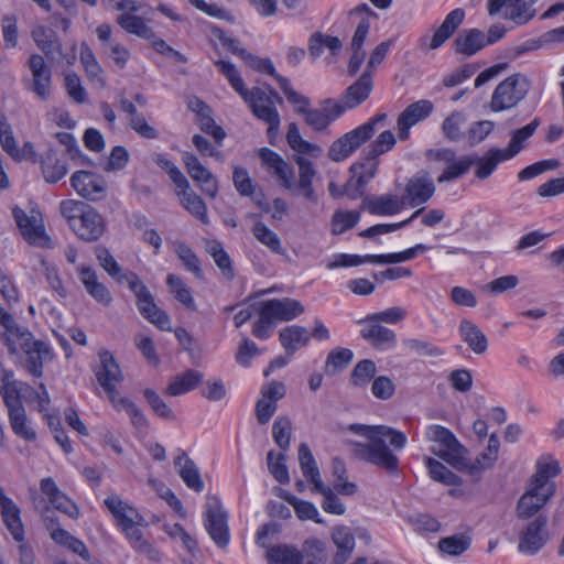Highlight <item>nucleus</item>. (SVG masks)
Instances as JSON below:
<instances>
[{
    "instance_id": "obj_1",
    "label": "nucleus",
    "mask_w": 564,
    "mask_h": 564,
    "mask_svg": "<svg viewBox=\"0 0 564 564\" xmlns=\"http://www.w3.org/2000/svg\"><path fill=\"white\" fill-rule=\"evenodd\" d=\"M349 431L364 436L367 442L355 443V455L389 474H394L399 469V458L387 446L386 441L389 440L390 445L394 449H403L406 445V436L404 433L387 425H364L351 424Z\"/></svg>"
},
{
    "instance_id": "obj_2",
    "label": "nucleus",
    "mask_w": 564,
    "mask_h": 564,
    "mask_svg": "<svg viewBox=\"0 0 564 564\" xmlns=\"http://www.w3.org/2000/svg\"><path fill=\"white\" fill-rule=\"evenodd\" d=\"M59 213L67 220L73 232L83 241L95 242L105 234L106 223L104 217L84 202L62 200Z\"/></svg>"
},
{
    "instance_id": "obj_3",
    "label": "nucleus",
    "mask_w": 564,
    "mask_h": 564,
    "mask_svg": "<svg viewBox=\"0 0 564 564\" xmlns=\"http://www.w3.org/2000/svg\"><path fill=\"white\" fill-rule=\"evenodd\" d=\"M294 161L299 166V181H294V172L292 166L284 160L274 170V174L282 182V185L294 193L302 195L304 198L316 203L317 198L313 187V180L316 176V170L313 163L301 155H295Z\"/></svg>"
},
{
    "instance_id": "obj_4",
    "label": "nucleus",
    "mask_w": 564,
    "mask_h": 564,
    "mask_svg": "<svg viewBox=\"0 0 564 564\" xmlns=\"http://www.w3.org/2000/svg\"><path fill=\"white\" fill-rule=\"evenodd\" d=\"M387 119L388 116L386 113H378L366 123L335 140L328 149L327 155L329 160L333 162H341L349 158L373 135L376 127L378 124H384Z\"/></svg>"
},
{
    "instance_id": "obj_5",
    "label": "nucleus",
    "mask_w": 564,
    "mask_h": 564,
    "mask_svg": "<svg viewBox=\"0 0 564 564\" xmlns=\"http://www.w3.org/2000/svg\"><path fill=\"white\" fill-rule=\"evenodd\" d=\"M241 98L249 105L252 113L259 119L269 124L268 134L275 135L280 128V116L275 108V101L282 104L281 96L276 90L270 88L269 93L259 87H253L247 90L246 95Z\"/></svg>"
},
{
    "instance_id": "obj_6",
    "label": "nucleus",
    "mask_w": 564,
    "mask_h": 564,
    "mask_svg": "<svg viewBox=\"0 0 564 564\" xmlns=\"http://www.w3.org/2000/svg\"><path fill=\"white\" fill-rule=\"evenodd\" d=\"M12 216L23 239L31 246L43 249L54 247L52 238L47 235L44 219L40 210L32 208L30 212L19 206L12 208Z\"/></svg>"
},
{
    "instance_id": "obj_7",
    "label": "nucleus",
    "mask_w": 564,
    "mask_h": 564,
    "mask_svg": "<svg viewBox=\"0 0 564 564\" xmlns=\"http://www.w3.org/2000/svg\"><path fill=\"white\" fill-rule=\"evenodd\" d=\"M126 282L137 297V306L140 314L161 330H171V319L154 302L149 289L134 272H127Z\"/></svg>"
},
{
    "instance_id": "obj_8",
    "label": "nucleus",
    "mask_w": 564,
    "mask_h": 564,
    "mask_svg": "<svg viewBox=\"0 0 564 564\" xmlns=\"http://www.w3.org/2000/svg\"><path fill=\"white\" fill-rule=\"evenodd\" d=\"M531 87V82L528 76L517 73L505 80H502L494 90L489 104L494 112L516 107L522 99L525 98Z\"/></svg>"
},
{
    "instance_id": "obj_9",
    "label": "nucleus",
    "mask_w": 564,
    "mask_h": 564,
    "mask_svg": "<svg viewBox=\"0 0 564 564\" xmlns=\"http://www.w3.org/2000/svg\"><path fill=\"white\" fill-rule=\"evenodd\" d=\"M30 76L22 78L25 90L32 93L39 100L47 101L53 94L52 69L44 56L32 54L28 59Z\"/></svg>"
},
{
    "instance_id": "obj_10",
    "label": "nucleus",
    "mask_w": 564,
    "mask_h": 564,
    "mask_svg": "<svg viewBox=\"0 0 564 564\" xmlns=\"http://www.w3.org/2000/svg\"><path fill=\"white\" fill-rule=\"evenodd\" d=\"M425 436L427 441L437 443L442 447L440 451L433 452L435 455L453 467L460 468L466 449L452 431L444 426L433 424L426 429Z\"/></svg>"
},
{
    "instance_id": "obj_11",
    "label": "nucleus",
    "mask_w": 564,
    "mask_h": 564,
    "mask_svg": "<svg viewBox=\"0 0 564 564\" xmlns=\"http://www.w3.org/2000/svg\"><path fill=\"white\" fill-rule=\"evenodd\" d=\"M524 523L518 533V550L523 554L538 553L550 540L546 516H536L533 519L523 520Z\"/></svg>"
},
{
    "instance_id": "obj_12",
    "label": "nucleus",
    "mask_w": 564,
    "mask_h": 564,
    "mask_svg": "<svg viewBox=\"0 0 564 564\" xmlns=\"http://www.w3.org/2000/svg\"><path fill=\"white\" fill-rule=\"evenodd\" d=\"M24 390H32V387L26 383V387L15 388V391H9L1 394L4 404L9 411V420L12 431L21 438L33 442L36 438L35 431L28 424V417L22 405L21 398Z\"/></svg>"
},
{
    "instance_id": "obj_13",
    "label": "nucleus",
    "mask_w": 564,
    "mask_h": 564,
    "mask_svg": "<svg viewBox=\"0 0 564 564\" xmlns=\"http://www.w3.org/2000/svg\"><path fill=\"white\" fill-rule=\"evenodd\" d=\"M205 528L217 546L225 549L229 544L230 533L228 514L216 497H209L205 506Z\"/></svg>"
},
{
    "instance_id": "obj_14",
    "label": "nucleus",
    "mask_w": 564,
    "mask_h": 564,
    "mask_svg": "<svg viewBox=\"0 0 564 564\" xmlns=\"http://www.w3.org/2000/svg\"><path fill=\"white\" fill-rule=\"evenodd\" d=\"M554 494L547 485L539 487L529 482L527 490L517 502V518L519 520H529L536 516H542L540 511L547 505Z\"/></svg>"
},
{
    "instance_id": "obj_15",
    "label": "nucleus",
    "mask_w": 564,
    "mask_h": 564,
    "mask_svg": "<svg viewBox=\"0 0 564 564\" xmlns=\"http://www.w3.org/2000/svg\"><path fill=\"white\" fill-rule=\"evenodd\" d=\"M113 9L118 11H127L120 14L116 22L127 33L134 34L143 40H151L154 37V31L149 26L145 21L133 12L139 11L140 4L133 0H110Z\"/></svg>"
},
{
    "instance_id": "obj_16",
    "label": "nucleus",
    "mask_w": 564,
    "mask_h": 564,
    "mask_svg": "<svg viewBox=\"0 0 564 564\" xmlns=\"http://www.w3.org/2000/svg\"><path fill=\"white\" fill-rule=\"evenodd\" d=\"M99 361L100 366L95 370L97 381L106 391L109 401L113 403L122 398L116 386L122 382L123 373L115 357L108 350L99 352Z\"/></svg>"
},
{
    "instance_id": "obj_17",
    "label": "nucleus",
    "mask_w": 564,
    "mask_h": 564,
    "mask_svg": "<svg viewBox=\"0 0 564 564\" xmlns=\"http://www.w3.org/2000/svg\"><path fill=\"white\" fill-rule=\"evenodd\" d=\"M464 19L465 11L463 9L458 8L451 11L432 36L425 34L419 39V47L422 51H434L440 48L462 25Z\"/></svg>"
},
{
    "instance_id": "obj_18",
    "label": "nucleus",
    "mask_w": 564,
    "mask_h": 564,
    "mask_svg": "<svg viewBox=\"0 0 564 564\" xmlns=\"http://www.w3.org/2000/svg\"><path fill=\"white\" fill-rule=\"evenodd\" d=\"M379 161L367 153L365 159L351 165L352 177L345 185V193L351 199L358 198L362 194L365 185L376 176Z\"/></svg>"
},
{
    "instance_id": "obj_19",
    "label": "nucleus",
    "mask_w": 564,
    "mask_h": 564,
    "mask_svg": "<svg viewBox=\"0 0 564 564\" xmlns=\"http://www.w3.org/2000/svg\"><path fill=\"white\" fill-rule=\"evenodd\" d=\"M345 112L340 101L327 98L321 102V108H310L304 115L305 123L316 132L325 131Z\"/></svg>"
},
{
    "instance_id": "obj_20",
    "label": "nucleus",
    "mask_w": 564,
    "mask_h": 564,
    "mask_svg": "<svg viewBox=\"0 0 564 564\" xmlns=\"http://www.w3.org/2000/svg\"><path fill=\"white\" fill-rule=\"evenodd\" d=\"M536 0H488V13L496 15L503 10V18L513 21L518 25H522L530 21L535 11L531 6Z\"/></svg>"
},
{
    "instance_id": "obj_21",
    "label": "nucleus",
    "mask_w": 564,
    "mask_h": 564,
    "mask_svg": "<svg viewBox=\"0 0 564 564\" xmlns=\"http://www.w3.org/2000/svg\"><path fill=\"white\" fill-rule=\"evenodd\" d=\"M361 325L360 336L376 349H390L397 343L395 333L381 325L371 314L358 322Z\"/></svg>"
},
{
    "instance_id": "obj_22",
    "label": "nucleus",
    "mask_w": 564,
    "mask_h": 564,
    "mask_svg": "<svg viewBox=\"0 0 564 564\" xmlns=\"http://www.w3.org/2000/svg\"><path fill=\"white\" fill-rule=\"evenodd\" d=\"M182 160L187 173L200 187L202 192L209 198H215L219 191L218 181L215 175L193 153L185 152Z\"/></svg>"
},
{
    "instance_id": "obj_23",
    "label": "nucleus",
    "mask_w": 564,
    "mask_h": 564,
    "mask_svg": "<svg viewBox=\"0 0 564 564\" xmlns=\"http://www.w3.org/2000/svg\"><path fill=\"white\" fill-rule=\"evenodd\" d=\"M70 184L79 196L89 200L101 199L106 191L105 180L88 171L75 172L70 177Z\"/></svg>"
},
{
    "instance_id": "obj_24",
    "label": "nucleus",
    "mask_w": 564,
    "mask_h": 564,
    "mask_svg": "<svg viewBox=\"0 0 564 564\" xmlns=\"http://www.w3.org/2000/svg\"><path fill=\"white\" fill-rule=\"evenodd\" d=\"M433 104L422 99L408 106L398 117V132L400 140H406L410 135V128L427 118L433 111Z\"/></svg>"
},
{
    "instance_id": "obj_25",
    "label": "nucleus",
    "mask_w": 564,
    "mask_h": 564,
    "mask_svg": "<svg viewBox=\"0 0 564 564\" xmlns=\"http://www.w3.org/2000/svg\"><path fill=\"white\" fill-rule=\"evenodd\" d=\"M0 513L3 524L15 542L24 539V525L21 520V510L18 505L9 498L0 485Z\"/></svg>"
},
{
    "instance_id": "obj_26",
    "label": "nucleus",
    "mask_w": 564,
    "mask_h": 564,
    "mask_svg": "<svg viewBox=\"0 0 564 564\" xmlns=\"http://www.w3.org/2000/svg\"><path fill=\"white\" fill-rule=\"evenodd\" d=\"M43 519L45 528L48 531L51 539L55 543L68 547L74 553L78 554L85 560L89 558V552L84 542L73 536L66 530L62 529L59 527L57 518H54L53 516L50 514V512H47Z\"/></svg>"
},
{
    "instance_id": "obj_27",
    "label": "nucleus",
    "mask_w": 564,
    "mask_h": 564,
    "mask_svg": "<svg viewBox=\"0 0 564 564\" xmlns=\"http://www.w3.org/2000/svg\"><path fill=\"white\" fill-rule=\"evenodd\" d=\"M435 193V185L427 172L413 175L405 186V198L412 207L425 204Z\"/></svg>"
},
{
    "instance_id": "obj_28",
    "label": "nucleus",
    "mask_w": 564,
    "mask_h": 564,
    "mask_svg": "<svg viewBox=\"0 0 564 564\" xmlns=\"http://www.w3.org/2000/svg\"><path fill=\"white\" fill-rule=\"evenodd\" d=\"M41 491L47 497L50 503L58 511L72 519L79 517V508L56 485L52 477L43 478L40 482Z\"/></svg>"
},
{
    "instance_id": "obj_29",
    "label": "nucleus",
    "mask_w": 564,
    "mask_h": 564,
    "mask_svg": "<svg viewBox=\"0 0 564 564\" xmlns=\"http://www.w3.org/2000/svg\"><path fill=\"white\" fill-rule=\"evenodd\" d=\"M260 305L273 322H288L304 313V306L290 297L268 300Z\"/></svg>"
},
{
    "instance_id": "obj_30",
    "label": "nucleus",
    "mask_w": 564,
    "mask_h": 564,
    "mask_svg": "<svg viewBox=\"0 0 564 564\" xmlns=\"http://www.w3.org/2000/svg\"><path fill=\"white\" fill-rule=\"evenodd\" d=\"M0 324L6 332L3 333V341L10 355H15L37 341L33 335L25 328L18 326L13 316L10 314V322L2 319Z\"/></svg>"
},
{
    "instance_id": "obj_31",
    "label": "nucleus",
    "mask_w": 564,
    "mask_h": 564,
    "mask_svg": "<svg viewBox=\"0 0 564 564\" xmlns=\"http://www.w3.org/2000/svg\"><path fill=\"white\" fill-rule=\"evenodd\" d=\"M104 502L120 529L132 523H145L144 518L139 511L123 501L119 496L111 495L107 497Z\"/></svg>"
},
{
    "instance_id": "obj_32",
    "label": "nucleus",
    "mask_w": 564,
    "mask_h": 564,
    "mask_svg": "<svg viewBox=\"0 0 564 564\" xmlns=\"http://www.w3.org/2000/svg\"><path fill=\"white\" fill-rule=\"evenodd\" d=\"M364 206L372 215L390 216L400 213L404 203L403 199L393 194L372 195L364 199Z\"/></svg>"
},
{
    "instance_id": "obj_33",
    "label": "nucleus",
    "mask_w": 564,
    "mask_h": 564,
    "mask_svg": "<svg viewBox=\"0 0 564 564\" xmlns=\"http://www.w3.org/2000/svg\"><path fill=\"white\" fill-rule=\"evenodd\" d=\"M22 352L25 355V368L35 378L43 375V364L52 359L50 347L42 340L28 346Z\"/></svg>"
},
{
    "instance_id": "obj_34",
    "label": "nucleus",
    "mask_w": 564,
    "mask_h": 564,
    "mask_svg": "<svg viewBox=\"0 0 564 564\" xmlns=\"http://www.w3.org/2000/svg\"><path fill=\"white\" fill-rule=\"evenodd\" d=\"M174 465L178 475L187 487L195 490L196 492L204 490V482L202 480L198 467L184 451L178 453L174 460Z\"/></svg>"
},
{
    "instance_id": "obj_35",
    "label": "nucleus",
    "mask_w": 564,
    "mask_h": 564,
    "mask_svg": "<svg viewBox=\"0 0 564 564\" xmlns=\"http://www.w3.org/2000/svg\"><path fill=\"white\" fill-rule=\"evenodd\" d=\"M372 90V77L365 72L357 82L350 85L343 97L341 105L346 109H352L364 102Z\"/></svg>"
},
{
    "instance_id": "obj_36",
    "label": "nucleus",
    "mask_w": 564,
    "mask_h": 564,
    "mask_svg": "<svg viewBox=\"0 0 564 564\" xmlns=\"http://www.w3.org/2000/svg\"><path fill=\"white\" fill-rule=\"evenodd\" d=\"M79 278L89 295L98 303L108 306L112 301L109 290L98 281L97 273L90 267H83L79 271Z\"/></svg>"
},
{
    "instance_id": "obj_37",
    "label": "nucleus",
    "mask_w": 564,
    "mask_h": 564,
    "mask_svg": "<svg viewBox=\"0 0 564 564\" xmlns=\"http://www.w3.org/2000/svg\"><path fill=\"white\" fill-rule=\"evenodd\" d=\"M485 46V33L478 29L463 30L454 41L455 52L465 56H473Z\"/></svg>"
},
{
    "instance_id": "obj_38",
    "label": "nucleus",
    "mask_w": 564,
    "mask_h": 564,
    "mask_svg": "<svg viewBox=\"0 0 564 564\" xmlns=\"http://www.w3.org/2000/svg\"><path fill=\"white\" fill-rule=\"evenodd\" d=\"M176 195L178 196L182 206L197 218L203 224L209 223L207 207L204 200L191 188L187 181L186 187H177Z\"/></svg>"
},
{
    "instance_id": "obj_39",
    "label": "nucleus",
    "mask_w": 564,
    "mask_h": 564,
    "mask_svg": "<svg viewBox=\"0 0 564 564\" xmlns=\"http://www.w3.org/2000/svg\"><path fill=\"white\" fill-rule=\"evenodd\" d=\"M332 540L337 547L334 563L344 564L354 552L355 536L348 527L337 525L332 531Z\"/></svg>"
},
{
    "instance_id": "obj_40",
    "label": "nucleus",
    "mask_w": 564,
    "mask_h": 564,
    "mask_svg": "<svg viewBox=\"0 0 564 564\" xmlns=\"http://www.w3.org/2000/svg\"><path fill=\"white\" fill-rule=\"evenodd\" d=\"M561 473L560 464L552 457H541L536 463V470L532 475L529 482L536 486H550L552 492L556 491L555 482L551 480L552 477Z\"/></svg>"
},
{
    "instance_id": "obj_41",
    "label": "nucleus",
    "mask_w": 564,
    "mask_h": 564,
    "mask_svg": "<svg viewBox=\"0 0 564 564\" xmlns=\"http://www.w3.org/2000/svg\"><path fill=\"white\" fill-rule=\"evenodd\" d=\"M279 337L281 345L290 355H293L310 341V334L307 329L299 325H291L282 328L279 333Z\"/></svg>"
},
{
    "instance_id": "obj_42",
    "label": "nucleus",
    "mask_w": 564,
    "mask_h": 564,
    "mask_svg": "<svg viewBox=\"0 0 564 564\" xmlns=\"http://www.w3.org/2000/svg\"><path fill=\"white\" fill-rule=\"evenodd\" d=\"M41 167L47 183H56L68 172L66 164L58 158L56 151L50 149L41 158Z\"/></svg>"
},
{
    "instance_id": "obj_43",
    "label": "nucleus",
    "mask_w": 564,
    "mask_h": 564,
    "mask_svg": "<svg viewBox=\"0 0 564 564\" xmlns=\"http://www.w3.org/2000/svg\"><path fill=\"white\" fill-rule=\"evenodd\" d=\"M286 141L290 148L301 156L310 155L318 158L323 153V149L318 144L306 141L302 138L295 122H291L288 126Z\"/></svg>"
},
{
    "instance_id": "obj_44",
    "label": "nucleus",
    "mask_w": 564,
    "mask_h": 564,
    "mask_svg": "<svg viewBox=\"0 0 564 564\" xmlns=\"http://www.w3.org/2000/svg\"><path fill=\"white\" fill-rule=\"evenodd\" d=\"M459 333L468 347L477 355L484 354L488 348V340L481 329L468 319L459 324Z\"/></svg>"
},
{
    "instance_id": "obj_45",
    "label": "nucleus",
    "mask_w": 564,
    "mask_h": 564,
    "mask_svg": "<svg viewBox=\"0 0 564 564\" xmlns=\"http://www.w3.org/2000/svg\"><path fill=\"white\" fill-rule=\"evenodd\" d=\"M475 156V177L478 180H487L497 169L498 164L508 159L503 155L501 149L492 148L488 150L482 156Z\"/></svg>"
},
{
    "instance_id": "obj_46",
    "label": "nucleus",
    "mask_w": 564,
    "mask_h": 564,
    "mask_svg": "<svg viewBox=\"0 0 564 564\" xmlns=\"http://www.w3.org/2000/svg\"><path fill=\"white\" fill-rule=\"evenodd\" d=\"M32 39L36 43L37 47L44 53L45 56L50 57L54 53H59L62 44L58 41L57 34L54 30L36 25L31 32Z\"/></svg>"
},
{
    "instance_id": "obj_47",
    "label": "nucleus",
    "mask_w": 564,
    "mask_h": 564,
    "mask_svg": "<svg viewBox=\"0 0 564 564\" xmlns=\"http://www.w3.org/2000/svg\"><path fill=\"white\" fill-rule=\"evenodd\" d=\"M539 126H540V120L538 118H535L527 126L514 130L511 133V139H510L508 147L506 149H501L503 155L508 160L514 158L524 148V142L530 137L533 135V133L536 131Z\"/></svg>"
},
{
    "instance_id": "obj_48",
    "label": "nucleus",
    "mask_w": 564,
    "mask_h": 564,
    "mask_svg": "<svg viewBox=\"0 0 564 564\" xmlns=\"http://www.w3.org/2000/svg\"><path fill=\"white\" fill-rule=\"evenodd\" d=\"M203 380V375L199 371L189 369L180 376H176L167 386L166 394L170 397H177L192 391Z\"/></svg>"
},
{
    "instance_id": "obj_49",
    "label": "nucleus",
    "mask_w": 564,
    "mask_h": 564,
    "mask_svg": "<svg viewBox=\"0 0 564 564\" xmlns=\"http://www.w3.org/2000/svg\"><path fill=\"white\" fill-rule=\"evenodd\" d=\"M80 62L89 80L99 87L105 88V72L99 65L95 54L87 45H83L80 48Z\"/></svg>"
},
{
    "instance_id": "obj_50",
    "label": "nucleus",
    "mask_w": 564,
    "mask_h": 564,
    "mask_svg": "<svg viewBox=\"0 0 564 564\" xmlns=\"http://www.w3.org/2000/svg\"><path fill=\"white\" fill-rule=\"evenodd\" d=\"M251 231L254 238L261 245L265 246L271 252L285 256L286 250L284 249L280 237L264 223L257 221Z\"/></svg>"
},
{
    "instance_id": "obj_51",
    "label": "nucleus",
    "mask_w": 564,
    "mask_h": 564,
    "mask_svg": "<svg viewBox=\"0 0 564 564\" xmlns=\"http://www.w3.org/2000/svg\"><path fill=\"white\" fill-rule=\"evenodd\" d=\"M299 462L303 476L310 480L313 487L323 482L316 460L306 443L299 446Z\"/></svg>"
},
{
    "instance_id": "obj_52",
    "label": "nucleus",
    "mask_w": 564,
    "mask_h": 564,
    "mask_svg": "<svg viewBox=\"0 0 564 564\" xmlns=\"http://www.w3.org/2000/svg\"><path fill=\"white\" fill-rule=\"evenodd\" d=\"M326 557L324 543L311 539L306 540L302 551H299L297 564H325Z\"/></svg>"
},
{
    "instance_id": "obj_53",
    "label": "nucleus",
    "mask_w": 564,
    "mask_h": 564,
    "mask_svg": "<svg viewBox=\"0 0 564 564\" xmlns=\"http://www.w3.org/2000/svg\"><path fill=\"white\" fill-rule=\"evenodd\" d=\"M475 164V156L471 154L462 155L452 164L447 165L443 173L437 177L440 184L452 182L465 175Z\"/></svg>"
},
{
    "instance_id": "obj_54",
    "label": "nucleus",
    "mask_w": 564,
    "mask_h": 564,
    "mask_svg": "<svg viewBox=\"0 0 564 564\" xmlns=\"http://www.w3.org/2000/svg\"><path fill=\"white\" fill-rule=\"evenodd\" d=\"M117 411H126L132 425L138 430H147L149 421L141 409L129 398L122 397L111 403Z\"/></svg>"
},
{
    "instance_id": "obj_55",
    "label": "nucleus",
    "mask_w": 564,
    "mask_h": 564,
    "mask_svg": "<svg viewBox=\"0 0 564 564\" xmlns=\"http://www.w3.org/2000/svg\"><path fill=\"white\" fill-rule=\"evenodd\" d=\"M354 354L347 348L333 349L325 361V372L328 376H335L343 371L352 360Z\"/></svg>"
},
{
    "instance_id": "obj_56",
    "label": "nucleus",
    "mask_w": 564,
    "mask_h": 564,
    "mask_svg": "<svg viewBox=\"0 0 564 564\" xmlns=\"http://www.w3.org/2000/svg\"><path fill=\"white\" fill-rule=\"evenodd\" d=\"M425 465L429 469L431 478L435 481L447 486H457L460 484L459 477L438 460L432 457H425Z\"/></svg>"
},
{
    "instance_id": "obj_57",
    "label": "nucleus",
    "mask_w": 564,
    "mask_h": 564,
    "mask_svg": "<svg viewBox=\"0 0 564 564\" xmlns=\"http://www.w3.org/2000/svg\"><path fill=\"white\" fill-rule=\"evenodd\" d=\"M279 86L284 93L288 101L294 106V111L304 116L311 108L310 98L294 90L286 77L279 78Z\"/></svg>"
},
{
    "instance_id": "obj_58",
    "label": "nucleus",
    "mask_w": 564,
    "mask_h": 564,
    "mask_svg": "<svg viewBox=\"0 0 564 564\" xmlns=\"http://www.w3.org/2000/svg\"><path fill=\"white\" fill-rule=\"evenodd\" d=\"M376 372L377 367L372 360H360L351 371L350 382L356 388H364L375 378Z\"/></svg>"
},
{
    "instance_id": "obj_59",
    "label": "nucleus",
    "mask_w": 564,
    "mask_h": 564,
    "mask_svg": "<svg viewBox=\"0 0 564 564\" xmlns=\"http://www.w3.org/2000/svg\"><path fill=\"white\" fill-rule=\"evenodd\" d=\"M166 283L170 286L171 292L174 294V297L178 302L192 311L196 310L195 301L192 296L191 290L180 276L175 274H169L166 278Z\"/></svg>"
},
{
    "instance_id": "obj_60",
    "label": "nucleus",
    "mask_w": 564,
    "mask_h": 564,
    "mask_svg": "<svg viewBox=\"0 0 564 564\" xmlns=\"http://www.w3.org/2000/svg\"><path fill=\"white\" fill-rule=\"evenodd\" d=\"M334 488L337 492L344 496H351L357 491V486L354 482H349L346 478V467L343 460L334 458L332 463Z\"/></svg>"
},
{
    "instance_id": "obj_61",
    "label": "nucleus",
    "mask_w": 564,
    "mask_h": 564,
    "mask_svg": "<svg viewBox=\"0 0 564 564\" xmlns=\"http://www.w3.org/2000/svg\"><path fill=\"white\" fill-rule=\"evenodd\" d=\"M314 490L323 495L322 508L325 512L341 516L346 511L345 505L340 501L334 490L324 482L314 487Z\"/></svg>"
},
{
    "instance_id": "obj_62",
    "label": "nucleus",
    "mask_w": 564,
    "mask_h": 564,
    "mask_svg": "<svg viewBox=\"0 0 564 564\" xmlns=\"http://www.w3.org/2000/svg\"><path fill=\"white\" fill-rule=\"evenodd\" d=\"M299 550L290 545L272 546L267 552L270 564H297Z\"/></svg>"
},
{
    "instance_id": "obj_63",
    "label": "nucleus",
    "mask_w": 564,
    "mask_h": 564,
    "mask_svg": "<svg viewBox=\"0 0 564 564\" xmlns=\"http://www.w3.org/2000/svg\"><path fill=\"white\" fill-rule=\"evenodd\" d=\"M469 545L470 539L464 534H455L438 541L440 551L452 556L463 554Z\"/></svg>"
},
{
    "instance_id": "obj_64",
    "label": "nucleus",
    "mask_w": 564,
    "mask_h": 564,
    "mask_svg": "<svg viewBox=\"0 0 564 564\" xmlns=\"http://www.w3.org/2000/svg\"><path fill=\"white\" fill-rule=\"evenodd\" d=\"M292 433V423L286 416L275 419L272 426V436L275 444L283 451L290 447Z\"/></svg>"
}]
</instances>
